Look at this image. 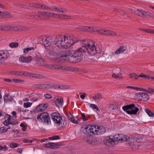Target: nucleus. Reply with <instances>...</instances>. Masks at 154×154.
<instances>
[{
    "label": "nucleus",
    "instance_id": "obj_51",
    "mask_svg": "<svg viewBox=\"0 0 154 154\" xmlns=\"http://www.w3.org/2000/svg\"><path fill=\"white\" fill-rule=\"evenodd\" d=\"M75 69V68L72 67H67L66 70L74 71Z\"/></svg>",
    "mask_w": 154,
    "mask_h": 154
},
{
    "label": "nucleus",
    "instance_id": "obj_1",
    "mask_svg": "<svg viewBox=\"0 0 154 154\" xmlns=\"http://www.w3.org/2000/svg\"><path fill=\"white\" fill-rule=\"evenodd\" d=\"M73 40L70 37H66L65 35H58L56 36L52 45H53V50H49L48 54L52 57L51 58L59 59L60 60H66L71 63H78L82 60L83 53L85 52V49L80 48L75 51L72 54L71 51L64 52L63 51H60L59 53L56 52V50L57 48H66L70 47L74 43Z\"/></svg>",
    "mask_w": 154,
    "mask_h": 154
},
{
    "label": "nucleus",
    "instance_id": "obj_16",
    "mask_svg": "<svg viewBox=\"0 0 154 154\" xmlns=\"http://www.w3.org/2000/svg\"><path fill=\"white\" fill-rule=\"evenodd\" d=\"M38 15H35L33 16V17L35 18L37 16L38 18L43 19L45 17H47V12L46 11H38L37 13Z\"/></svg>",
    "mask_w": 154,
    "mask_h": 154
},
{
    "label": "nucleus",
    "instance_id": "obj_53",
    "mask_svg": "<svg viewBox=\"0 0 154 154\" xmlns=\"http://www.w3.org/2000/svg\"><path fill=\"white\" fill-rule=\"evenodd\" d=\"M71 121L74 124H77L78 123V121L74 119L73 118H70Z\"/></svg>",
    "mask_w": 154,
    "mask_h": 154
},
{
    "label": "nucleus",
    "instance_id": "obj_5",
    "mask_svg": "<svg viewBox=\"0 0 154 154\" xmlns=\"http://www.w3.org/2000/svg\"><path fill=\"white\" fill-rule=\"evenodd\" d=\"M122 108L128 114L131 115H136L139 110V109L134 104L124 106H122Z\"/></svg>",
    "mask_w": 154,
    "mask_h": 154
},
{
    "label": "nucleus",
    "instance_id": "obj_42",
    "mask_svg": "<svg viewBox=\"0 0 154 154\" xmlns=\"http://www.w3.org/2000/svg\"><path fill=\"white\" fill-rule=\"evenodd\" d=\"M20 126L22 127V130L23 131H25L26 130L27 128V127L25 126L23 123H21L20 124Z\"/></svg>",
    "mask_w": 154,
    "mask_h": 154
},
{
    "label": "nucleus",
    "instance_id": "obj_58",
    "mask_svg": "<svg viewBox=\"0 0 154 154\" xmlns=\"http://www.w3.org/2000/svg\"><path fill=\"white\" fill-rule=\"evenodd\" d=\"M85 96L86 94L85 93H83L80 96V97L82 99H84Z\"/></svg>",
    "mask_w": 154,
    "mask_h": 154
},
{
    "label": "nucleus",
    "instance_id": "obj_37",
    "mask_svg": "<svg viewBox=\"0 0 154 154\" xmlns=\"http://www.w3.org/2000/svg\"><path fill=\"white\" fill-rule=\"evenodd\" d=\"M34 49L32 47H31L26 48H25L23 49V52L24 53H26L28 52L29 51L33 50Z\"/></svg>",
    "mask_w": 154,
    "mask_h": 154
},
{
    "label": "nucleus",
    "instance_id": "obj_25",
    "mask_svg": "<svg viewBox=\"0 0 154 154\" xmlns=\"http://www.w3.org/2000/svg\"><path fill=\"white\" fill-rule=\"evenodd\" d=\"M12 28V27L10 26H0V29L7 31L10 30Z\"/></svg>",
    "mask_w": 154,
    "mask_h": 154
},
{
    "label": "nucleus",
    "instance_id": "obj_18",
    "mask_svg": "<svg viewBox=\"0 0 154 154\" xmlns=\"http://www.w3.org/2000/svg\"><path fill=\"white\" fill-rule=\"evenodd\" d=\"M50 86V84H37L35 85L36 87L38 88L46 89H49Z\"/></svg>",
    "mask_w": 154,
    "mask_h": 154
},
{
    "label": "nucleus",
    "instance_id": "obj_54",
    "mask_svg": "<svg viewBox=\"0 0 154 154\" xmlns=\"http://www.w3.org/2000/svg\"><path fill=\"white\" fill-rule=\"evenodd\" d=\"M71 18V16L68 15H64V19H70Z\"/></svg>",
    "mask_w": 154,
    "mask_h": 154
},
{
    "label": "nucleus",
    "instance_id": "obj_32",
    "mask_svg": "<svg viewBox=\"0 0 154 154\" xmlns=\"http://www.w3.org/2000/svg\"><path fill=\"white\" fill-rule=\"evenodd\" d=\"M139 77H143L148 79H150V76L148 75L144 74L143 73H141L140 75L138 76Z\"/></svg>",
    "mask_w": 154,
    "mask_h": 154
},
{
    "label": "nucleus",
    "instance_id": "obj_52",
    "mask_svg": "<svg viewBox=\"0 0 154 154\" xmlns=\"http://www.w3.org/2000/svg\"><path fill=\"white\" fill-rule=\"evenodd\" d=\"M40 8H42L44 10H47L48 9V7L46 6L45 5H40Z\"/></svg>",
    "mask_w": 154,
    "mask_h": 154
},
{
    "label": "nucleus",
    "instance_id": "obj_27",
    "mask_svg": "<svg viewBox=\"0 0 154 154\" xmlns=\"http://www.w3.org/2000/svg\"><path fill=\"white\" fill-rule=\"evenodd\" d=\"M8 94H7L6 93H5V95L4 96V98L5 101L8 102L11 101L12 100V99H10L9 98H8Z\"/></svg>",
    "mask_w": 154,
    "mask_h": 154
},
{
    "label": "nucleus",
    "instance_id": "obj_26",
    "mask_svg": "<svg viewBox=\"0 0 154 154\" xmlns=\"http://www.w3.org/2000/svg\"><path fill=\"white\" fill-rule=\"evenodd\" d=\"M11 73L17 75H23V72L20 71H13L11 72Z\"/></svg>",
    "mask_w": 154,
    "mask_h": 154
},
{
    "label": "nucleus",
    "instance_id": "obj_30",
    "mask_svg": "<svg viewBox=\"0 0 154 154\" xmlns=\"http://www.w3.org/2000/svg\"><path fill=\"white\" fill-rule=\"evenodd\" d=\"M145 111L149 116L154 117V113H152L149 110L146 109H145Z\"/></svg>",
    "mask_w": 154,
    "mask_h": 154
},
{
    "label": "nucleus",
    "instance_id": "obj_43",
    "mask_svg": "<svg viewBox=\"0 0 154 154\" xmlns=\"http://www.w3.org/2000/svg\"><path fill=\"white\" fill-rule=\"evenodd\" d=\"M23 142L24 143H32V141L28 139H25L23 140Z\"/></svg>",
    "mask_w": 154,
    "mask_h": 154
},
{
    "label": "nucleus",
    "instance_id": "obj_8",
    "mask_svg": "<svg viewBox=\"0 0 154 154\" xmlns=\"http://www.w3.org/2000/svg\"><path fill=\"white\" fill-rule=\"evenodd\" d=\"M51 118L57 126L62 125L63 120L61 115L60 114L57 112H53L51 115Z\"/></svg>",
    "mask_w": 154,
    "mask_h": 154
},
{
    "label": "nucleus",
    "instance_id": "obj_60",
    "mask_svg": "<svg viewBox=\"0 0 154 154\" xmlns=\"http://www.w3.org/2000/svg\"><path fill=\"white\" fill-rule=\"evenodd\" d=\"M126 88H131L134 90H135L136 88V87L130 86H127Z\"/></svg>",
    "mask_w": 154,
    "mask_h": 154
},
{
    "label": "nucleus",
    "instance_id": "obj_56",
    "mask_svg": "<svg viewBox=\"0 0 154 154\" xmlns=\"http://www.w3.org/2000/svg\"><path fill=\"white\" fill-rule=\"evenodd\" d=\"M31 74V73H28L26 72H23V75H24L25 76H29V75Z\"/></svg>",
    "mask_w": 154,
    "mask_h": 154
},
{
    "label": "nucleus",
    "instance_id": "obj_28",
    "mask_svg": "<svg viewBox=\"0 0 154 154\" xmlns=\"http://www.w3.org/2000/svg\"><path fill=\"white\" fill-rule=\"evenodd\" d=\"M122 137H121V141L124 140L127 141L129 140V137H128L126 135L121 134Z\"/></svg>",
    "mask_w": 154,
    "mask_h": 154
},
{
    "label": "nucleus",
    "instance_id": "obj_11",
    "mask_svg": "<svg viewBox=\"0 0 154 154\" xmlns=\"http://www.w3.org/2000/svg\"><path fill=\"white\" fill-rule=\"evenodd\" d=\"M94 135H99L104 134L106 131V129L103 126L96 125H94Z\"/></svg>",
    "mask_w": 154,
    "mask_h": 154
},
{
    "label": "nucleus",
    "instance_id": "obj_21",
    "mask_svg": "<svg viewBox=\"0 0 154 154\" xmlns=\"http://www.w3.org/2000/svg\"><path fill=\"white\" fill-rule=\"evenodd\" d=\"M55 103L57 106H61L63 104V99L62 98H60L56 100Z\"/></svg>",
    "mask_w": 154,
    "mask_h": 154
},
{
    "label": "nucleus",
    "instance_id": "obj_55",
    "mask_svg": "<svg viewBox=\"0 0 154 154\" xmlns=\"http://www.w3.org/2000/svg\"><path fill=\"white\" fill-rule=\"evenodd\" d=\"M58 89H64V85H58Z\"/></svg>",
    "mask_w": 154,
    "mask_h": 154
},
{
    "label": "nucleus",
    "instance_id": "obj_15",
    "mask_svg": "<svg viewBox=\"0 0 154 154\" xmlns=\"http://www.w3.org/2000/svg\"><path fill=\"white\" fill-rule=\"evenodd\" d=\"M9 56V54L6 51H0V61H4Z\"/></svg>",
    "mask_w": 154,
    "mask_h": 154
},
{
    "label": "nucleus",
    "instance_id": "obj_29",
    "mask_svg": "<svg viewBox=\"0 0 154 154\" xmlns=\"http://www.w3.org/2000/svg\"><path fill=\"white\" fill-rule=\"evenodd\" d=\"M18 45V44L17 42H12L9 44V47L12 48H17Z\"/></svg>",
    "mask_w": 154,
    "mask_h": 154
},
{
    "label": "nucleus",
    "instance_id": "obj_40",
    "mask_svg": "<svg viewBox=\"0 0 154 154\" xmlns=\"http://www.w3.org/2000/svg\"><path fill=\"white\" fill-rule=\"evenodd\" d=\"M81 118L85 121L88 119V117L85 116V113H82Z\"/></svg>",
    "mask_w": 154,
    "mask_h": 154
},
{
    "label": "nucleus",
    "instance_id": "obj_38",
    "mask_svg": "<svg viewBox=\"0 0 154 154\" xmlns=\"http://www.w3.org/2000/svg\"><path fill=\"white\" fill-rule=\"evenodd\" d=\"M7 131V129L5 127H0V133H5Z\"/></svg>",
    "mask_w": 154,
    "mask_h": 154
},
{
    "label": "nucleus",
    "instance_id": "obj_31",
    "mask_svg": "<svg viewBox=\"0 0 154 154\" xmlns=\"http://www.w3.org/2000/svg\"><path fill=\"white\" fill-rule=\"evenodd\" d=\"M129 75L130 78H134L136 79H137L139 77L138 76L139 75H137V74L134 73H130Z\"/></svg>",
    "mask_w": 154,
    "mask_h": 154
},
{
    "label": "nucleus",
    "instance_id": "obj_14",
    "mask_svg": "<svg viewBox=\"0 0 154 154\" xmlns=\"http://www.w3.org/2000/svg\"><path fill=\"white\" fill-rule=\"evenodd\" d=\"M44 147L45 148H58V145L57 143L53 142H49L44 144Z\"/></svg>",
    "mask_w": 154,
    "mask_h": 154
},
{
    "label": "nucleus",
    "instance_id": "obj_17",
    "mask_svg": "<svg viewBox=\"0 0 154 154\" xmlns=\"http://www.w3.org/2000/svg\"><path fill=\"white\" fill-rule=\"evenodd\" d=\"M19 60L21 62H29L31 61L32 60V57L30 56L28 57L23 56L20 57L19 58Z\"/></svg>",
    "mask_w": 154,
    "mask_h": 154
},
{
    "label": "nucleus",
    "instance_id": "obj_34",
    "mask_svg": "<svg viewBox=\"0 0 154 154\" xmlns=\"http://www.w3.org/2000/svg\"><path fill=\"white\" fill-rule=\"evenodd\" d=\"M90 106L93 109H96L97 111H100L98 107L95 104H91L90 105Z\"/></svg>",
    "mask_w": 154,
    "mask_h": 154
},
{
    "label": "nucleus",
    "instance_id": "obj_47",
    "mask_svg": "<svg viewBox=\"0 0 154 154\" xmlns=\"http://www.w3.org/2000/svg\"><path fill=\"white\" fill-rule=\"evenodd\" d=\"M46 78V76L45 75H41L40 74H38V79H45Z\"/></svg>",
    "mask_w": 154,
    "mask_h": 154
},
{
    "label": "nucleus",
    "instance_id": "obj_13",
    "mask_svg": "<svg viewBox=\"0 0 154 154\" xmlns=\"http://www.w3.org/2000/svg\"><path fill=\"white\" fill-rule=\"evenodd\" d=\"M137 96L140 99L144 101H147L149 99L148 95L145 93H138L137 94Z\"/></svg>",
    "mask_w": 154,
    "mask_h": 154
},
{
    "label": "nucleus",
    "instance_id": "obj_9",
    "mask_svg": "<svg viewBox=\"0 0 154 154\" xmlns=\"http://www.w3.org/2000/svg\"><path fill=\"white\" fill-rule=\"evenodd\" d=\"M38 121H41L47 124L51 123L50 116L47 112H44L38 115L37 118Z\"/></svg>",
    "mask_w": 154,
    "mask_h": 154
},
{
    "label": "nucleus",
    "instance_id": "obj_46",
    "mask_svg": "<svg viewBox=\"0 0 154 154\" xmlns=\"http://www.w3.org/2000/svg\"><path fill=\"white\" fill-rule=\"evenodd\" d=\"M12 80L15 83H20L23 82L22 80L16 79H13Z\"/></svg>",
    "mask_w": 154,
    "mask_h": 154
},
{
    "label": "nucleus",
    "instance_id": "obj_59",
    "mask_svg": "<svg viewBox=\"0 0 154 154\" xmlns=\"http://www.w3.org/2000/svg\"><path fill=\"white\" fill-rule=\"evenodd\" d=\"M62 16L61 14H56L55 18H60V16Z\"/></svg>",
    "mask_w": 154,
    "mask_h": 154
},
{
    "label": "nucleus",
    "instance_id": "obj_2",
    "mask_svg": "<svg viewBox=\"0 0 154 154\" xmlns=\"http://www.w3.org/2000/svg\"><path fill=\"white\" fill-rule=\"evenodd\" d=\"M75 29L89 32H97L98 33L100 34L106 35H109L114 36L117 35L116 32L112 31H109L106 29H101L98 30L96 28L92 27L79 26L76 27Z\"/></svg>",
    "mask_w": 154,
    "mask_h": 154
},
{
    "label": "nucleus",
    "instance_id": "obj_33",
    "mask_svg": "<svg viewBox=\"0 0 154 154\" xmlns=\"http://www.w3.org/2000/svg\"><path fill=\"white\" fill-rule=\"evenodd\" d=\"M9 14V13L6 12H2L0 11V15H1V16L2 17H8V15Z\"/></svg>",
    "mask_w": 154,
    "mask_h": 154
},
{
    "label": "nucleus",
    "instance_id": "obj_7",
    "mask_svg": "<svg viewBox=\"0 0 154 154\" xmlns=\"http://www.w3.org/2000/svg\"><path fill=\"white\" fill-rule=\"evenodd\" d=\"M38 40L41 43H43L45 47H48L50 46V48L48 49V52L49 50H50V49H51V50H53V45H52L53 39L51 37H43V36H41L38 38Z\"/></svg>",
    "mask_w": 154,
    "mask_h": 154
},
{
    "label": "nucleus",
    "instance_id": "obj_39",
    "mask_svg": "<svg viewBox=\"0 0 154 154\" xmlns=\"http://www.w3.org/2000/svg\"><path fill=\"white\" fill-rule=\"evenodd\" d=\"M19 145L14 142H12L10 144V146L12 148H14L17 147Z\"/></svg>",
    "mask_w": 154,
    "mask_h": 154
},
{
    "label": "nucleus",
    "instance_id": "obj_57",
    "mask_svg": "<svg viewBox=\"0 0 154 154\" xmlns=\"http://www.w3.org/2000/svg\"><path fill=\"white\" fill-rule=\"evenodd\" d=\"M2 147H3L2 150L3 151H6L8 149V147L6 145H5L4 146H2Z\"/></svg>",
    "mask_w": 154,
    "mask_h": 154
},
{
    "label": "nucleus",
    "instance_id": "obj_49",
    "mask_svg": "<svg viewBox=\"0 0 154 154\" xmlns=\"http://www.w3.org/2000/svg\"><path fill=\"white\" fill-rule=\"evenodd\" d=\"M50 88H54L55 89H58L57 86L58 85H50Z\"/></svg>",
    "mask_w": 154,
    "mask_h": 154
},
{
    "label": "nucleus",
    "instance_id": "obj_19",
    "mask_svg": "<svg viewBox=\"0 0 154 154\" xmlns=\"http://www.w3.org/2000/svg\"><path fill=\"white\" fill-rule=\"evenodd\" d=\"M102 95L99 93L95 94L92 97V99L95 101H99L102 98Z\"/></svg>",
    "mask_w": 154,
    "mask_h": 154
},
{
    "label": "nucleus",
    "instance_id": "obj_62",
    "mask_svg": "<svg viewBox=\"0 0 154 154\" xmlns=\"http://www.w3.org/2000/svg\"><path fill=\"white\" fill-rule=\"evenodd\" d=\"M32 100L34 101H36L38 100L39 99L38 98H36V97H33L32 99Z\"/></svg>",
    "mask_w": 154,
    "mask_h": 154
},
{
    "label": "nucleus",
    "instance_id": "obj_12",
    "mask_svg": "<svg viewBox=\"0 0 154 154\" xmlns=\"http://www.w3.org/2000/svg\"><path fill=\"white\" fill-rule=\"evenodd\" d=\"M48 103H41L39 104L35 108V110L37 112H40L45 111L48 107Z\"/></svg>",
    "mask_w": 154,
    "mask_h": 154
},
{
    "label": "nucleus",
    "instance_id": "obj_44",
    "mask_svg": "<svg viewBox=\"0 0 154 154\" xmlns=\"http://www.w3.org/2000/svg\"><path fill=\"white\" fill-rule=\"evenodd\" d=\"M30 6L35 8H40V5L38 4H32Z\"/></svg>",
    "mask_w": 154,
    "mask_h": 154
},
{
    "label": "nucleus",
    "instance_id": "obj_10",
    "mask_svg": "<svg viewBox=\"0 0 154 154\" xmlns=\"http://www.w3.org/2000/svg\"><path fill=\"white\" fill-rule=\"evenodd\" d=\"M132 12L138 15L141 17H145L147 15L153 17V15L149 13L146 12L144 11L140 10L139 9L134 8L132 9Z\"/></svg>",
    "mask_w": 154,
    "mask_h": 154
},
{
    "label": "nucleus",
    "instance_id": "obj_41",
    "mask_svg": "<svg viewBox=\"0 0 154 154\" xmlns=\"http://www.w3.org/2000/svg\"><path fill=\"white\" fill-rule=\"evenodd\" d=\"M38 74L35 73H31L29 75V76L32 77H35L36 78L38 79Z\"/></svg>",
    "mask_w": 154,
    "mask_h": 154
},
{
    "label": "nucleus",
    "instance_id": "obj_4",
    "mask_svg": "<svg viewBox=\"0 0 154 154\" xmlns=\"http://www.w3.org/2000/svg\"><path fill=\"white\" fill-rule=\"evenodd\" d=\"M121 134H116L114 136H110L106 137L104 140L105 145L108 146H110L114 143V141H121Z\"/></svg>",
    "mask_w": 154,
    "mask_h": 154
},
{
    "label": "nucleus",
    "instance_id": "obj_45",
    "mask_svg": "<svg viewBox=\"0 0 154 154\" xmlns=\"http://www.w3.org/2000/svg\"><path fill=\"white\" fill-rule=\"evenodd\" d=\"M49 139L52 140H58L59 139V137L58 136H55L49 137Z\"/></svg>",
    "mask_w": 154,
    "mask_h": 154
},
{
    "label": "nucleus",
    "instance_id": "obj_24",
    "mask_svg": "<svg viewBox=\"0 0 154 154\" xmlns=\"http://www.w3.org/2000/svg\"><path fill=\"white\" fill-rule=\"evenodd\" d=\"M112 77L115 79H120L122 78V73H120L117 74L113 73L112 75Z\"/></svg>",
    "mask_w": 154,
    "mask_h": 154
},
{
    "label": "nucleus",
    "instance_id": "obj_64",
    "mask_svg": "<svg viewBox=\"0 0 154 154\" xmlns=\"http://www.w3.org/2000/svg\"><path fill=\"white\" fill-rule=\"evenodd\" d=\"M17 151L19 153H21L22 151V149L21 148H18Z\"/></svg>",
    "mask_w": 154,
    "mask_h": 154
},
{
    "label": "nucleus",
    "instance_id": "obj_22",
    "mask_svg": "<svg viewBox=\"0 0 154 154\" xmlns=\"http://www.w3.org/2000/svg\"><path fill=\"white\" fill-rule=\"evenodd\" d=\"M127 48L126 46H122L118 49L115 52V54H118L120 53L123 52L126 50Z\"/></svg>",
    "mask_w": 154,
    "mask_h": 154
},
{
    "label": "nucleus",
    "instance_id": "obj_36",
    "mask_svg": "<svg viewBox=\"0 0 154 154\" xmlns=\"http://www.w3.org/2000/svg\"><path fill=\"white\" fill-rule=\"evenodd\" d=\"M56 14H55L53 13L47 12V17H55Z\"/></svg>",
    "mask_w": 154,
    "mask_h": 154
},
{
    "label": "nucleus",
    "instance_id": "obj_6",
    "mask_svg": "<svg viewBox=\"0 0 154 154\" xmlns=\"http://www.w3.org/2000/svg\"><path fill=\"white\" fill-rule=\"evenodd\" d=\"M94 124L83 126L81 129V131L85 135L90 137L94 136Z\"/></svg>",
    "mask_w": 154,
    "mask_h": 154
},
{
    "label": "nucleus",
    "instance_id": "obj_48",
    "mask_svg": "<svg viewBox=\"0 0 154 154\" xmlns=\"http://www.w3.org/2000/svg\"><path fill=\"white\" fill-rule=\"evenodd\" d=\"M44 97L46 98H50L52 97V95L48 94H44Z\"/></svg>",
    "mask_w": 154,
    "mask_h": 154
},
{
    "label": "nucleus",
    "instance_id": "obj_63",
    "mask_svg": "<svg viewBox=\"0 0 154 154\" xmlns=\"http://www.w3.org/2000/svg\"><path fill=\"white\" fill-rule=\"evenodd\" d=\"M55 8H54L53 7H48V9H49L51 10H52V11H55Z\"/></svg>",
    "mask_w": 154,
    "mask_h": 154
},
{
    "label": "nucleus",
    "instance_id": "obj_61",
    "mask_svg": "<svg viewBox=\"0 0 154 154\" xmlns=\"http://www.w3.org/2000/svg\"><path fill=\"white\" fill-rule=\"evenodd\" d=\"M4 81L7 82H10L12 81V80L10 79H4Z\"/></svg>",
    "mask_w": 154,
    "mask_h": 154
},
{
    "label": "nucleus",
    "instance_id": "obj_3",
    "mask_svg": "<svg viewBox=\"0 0 154 154\" xmlns=\"http://www.w3.org/2000/svg\"><path fill=\"white\" fill-rule=\"evenodd\" d=\"M80 42L82 46L84 47L88 53L91 55H94L96 53H99L100 50L99 48H96L94 45H90L87 41H77L76 42Z\"/></svg>",
    "mask_w": 154,
    "mask_h": 154
},
{
    "label": "nucleus",
    "instance_id": "obj_50",
    "mask_svg": "<svg viewBox=\"0 0 154 154\" xmlns=\"http://www.w3.org/2000/svg\"><path fill=\"white\" fill-rule=\"evenodd\" d=\"M136 89H135V90H139V91H148V90H146L145 89H143L142 88H137V87H136Z\"/></svg>",
    "mask_w": 154,
    "mask_h": 154
},
{
    "label": "nucleus",
    "instance_id": "obj_20",
    "mask_svg": "<svg viewBox=\"0 0 154 154\" xmlns=\"http://www.w3.org/2000/svg\"><path fill=\"white\" fill-rule=\"evenodd\" d=\"M55 11L62 13H65L68 11V10L63 8H55Z\"/></svg>",
    "mask_w": 154,
    "mask_h": 154
},
{
    "label": "nucleus",
    "instance_id": "obj_23",
    "mask_svg": "<svg viewBox=\"0 0 154 154\" xmlns=\"http://www.w3.org/2000/svg\"><path fill=\"white\" fill-rule=\"evenodd\" d=\"M16 122H12L9 119H8L7 120L5 121L4 124L5 126H8L9 124L16 125Z\"/></svg>",
    "mask_w": 154,
    "mask_h": 154
},
{
    "label": "nucleus",
    "instance_id": "obj_35",
    "mask_svg": "<svg viewBox=\"0 0 154 154\" xmlns=\"http://www.w3.org/2000/svg\"><path fill=\"white\" fill-rule=\"evenodd\" d=\"M32 104V103L30 102L25 103L23 104V106L25 108H28L30 107Z\"/></svg>",
    "mask_w": 154,
    "mask_h": 154
}]
</instances>
